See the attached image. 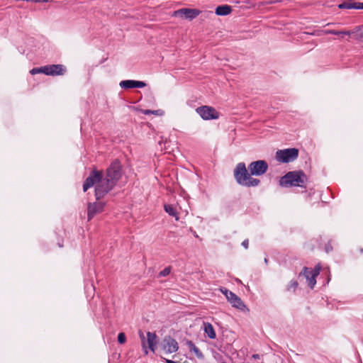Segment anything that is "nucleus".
<instances>
[{
  "label": "nucleus",
  "mask_w": 363,
  "mask_h": 363,
  "mask_svg": "<svg viewBox=\"0 0 363 363\" xmlns=\"http://www.w3.org/2000/svg\"><path fill=\"white\" fill-rule=\"evenodd\" d=\"M203 325L204 332L207 336L210 339H215L216 337V334L212 324L208 322H204Z\"/></svg>",
  "instance_id": "obj_16"
},
{
  "label": "nucleus",
  "mask_w": 363,
  "mask_h": 363,
  "mask_svg": "<svg viewBox=\"0 0 363 363\" xmlns=\"http://www.w3.org/2000/svg\"><path fill=\"white\" fill-rule=\"evenodd\" d=\"M340 9H363V2L347 0L338 5Z\"/></svg>",
  "instance_id": "obj_14"
},
{
  "label": "nucleus",
  "mask_w": 363,
  "mask_h": 363,
  "mask_svg": "<svg viewBox=\"0 0 363 363\" xmlns=\"http://www.w3.org/2000/svg\"><path fill=\"white\" fill-rule=\"evenodd\" d=\"M30 73L32 75L36 74H45V69L44 66L40 67H35L30 70Z\"/></svg>",
  "instance_id": "obj_23"
},
{
  "label": "nucleus",
  "mask_w": 363,
  "mask_h": 363,
  "mask_svg": "<svg viewBox=\"0 0 363 363\" xmlns=\"http://www.w3.org/2000/svg\"><path fill=\"white\" fill-rule=\"evenodd\" d=\"M196 111L203 120L218 119L220 116V113L215 108L209 106H201Z\"/></svg>",
  "instance_id": "obj_9"
},
{
  "label": "nucleus",
  "mask_w": 363,
  "mask_h": 363,
  "mask_svg": "<svg viewBox=\"0 0 363 363\" xmlns=\"http://www.w3.org/2000/svg\"><path fill=\"white\" fill-rule=\"evenodd\" d=\"M164 209L169 216L174 217L176 220H179V213L177 208L173 205L164 204Z\"/></svg>",
  "instance_id": "obj_20"
},
{
  "label": "nucleus",
  "mask_w": 363,
  "mask_h": 363,
  "mask_svg": "<svg viewBox=\"0 0 363 363\" xmlns=\"http://www.w3.org/2000/svg\"><path fill=\"white\" fill-rule=\"evenodd\" d=\"M96 184L95 196L96 200L104 198L116 186L107 178L103 177L102 172L94 169L91 172L89 177L86 179L83 184V191L85 192L89 188Z\"/></svg>",
  "instance_id": "obj_2"
},
{
  "label": "nucleus",
  "mask_w": 363,
  "mask_h": 363,
  "mask_svg": "<svg viewBox=\"0 0 363 363\" xmlns=\"http://www.w3.org/2000/svg\"><path fill=\"white\" fill-rule=\"evenodd\" d=\"M45 74L48 76L63 75L66 68L62 65H49L44 66Z\"/></svg>",
  "instance_id": "obj_13"
},
{
  "label": "nucleus",
  "mask_w": 363,
  "mask_h": 363,
  "mask_svg": "<svg viewBox=\"0 0 363 363\" xmlns=\"http://www.w3.org/2000/svg\"><path fill=\"white\" fill-rule=\"evenodd\" d=\"M308 182L306 174L302 170L291 171L281 177L279 179V185L283 187H306Z\"/></svg>",
  "instance_id": "obj_3"
},
{
  "label": "nucleus",
  "mask_w": 363,
  "mask_h": 363,
  "mask_svg": "<svg viewBox=\"0 0 363 363\" xmlns=\"http://www.w3.org/2000/svg\"><path fill=\"white\" fill-rule=\"evenodd\" d=\"M242 245L245 249H247L248 248V245H249V240H248V239H245V240H243V242H242Z\"/></svg>",
  "instance_id": "obj_26"
},
{
  "label": "nucleus",
  "mask_w": 363,
  "mask_h": 363,
  "mask_svg": "<svg viewBox=\"0 0 363 363\" xmlns=\"http://www.w3.org/2000/svg\"><path fill=\"white\" fill-rule=\"evenodd\" d=\"M252 357L255 359H259V354H254Z\"/></svg>",
  "instance_id": "obj_28"
},
{
  "label": "nucleus",
  "mask_w": 363,
  "mask_h": 363,
  "mask_svg": "<svg viewBox=\"0 0 363 363\" xmlns=\"http://www.w3.org/2000/svg\"><path fill=\"white\" fill-rule=\"evenodd\" d=\"M118 342L124 344L126 342V337L124 333H120L118 335Z\"/></svg>",
  "instance_id": "obj_25"
},
{
  "label": "nucleus",
  "mask_w": 363,
  "mask_h": 363,
  "mask_svg": "<svg viewBox=\"0 0 363 363\" xmlns=\"http://www.w3.org/2000/svg\"><path fill=\"white\" fill-rule=\"evenodd\" d=\"M186 345L190 350V352H193L195 355L199 358V359H203L204 356L203 354V353L201 352V350L194 345V343L191 341V340H188L186 342Z\"/></svg>",
  "instance_id": "obj_17"
},
{
  "label": "nucleus",
  "mask_w": 363,
  "mask_h": 363,
  "mask_svg": "<svg viewBox=\"0 0 363 363\" xmlns=\"http://www.w3.org/2000/svg\"><path fill=\"white\" fill-rule=\"evenodd\" d=\"M268 168V163L262 160L252 162L247 169L244 162H239L234 169L233 174L238 184L254 187L260 184V180L252 176H262L267 172Z\"/></svg>",
  "instance_id": "obj_1"
},
{
  "label": "nucleus",
  "mask_w": 363,
  "mask_h": 363,
  "mask_svg": "<svg viewBox=\"0 0 363 363\" xmlns=\"http://www.w3.org/2000/svg\"><path fill=\"white\" fill-rule=\"evenodd\" d=\"M201 11L196 9L183 8L174 12V16L184 17L186 19L192 20L200 14Z\"/></svg>",
  "instance_id": "obj_11"
},
{
  "label": "nucleus",
  "mask_w": 363,
  "mask_h": 363,
  "mask_svg": "<svg viewBox=\"0 0 363 363\" xmlns=\"http://www.w3.org/2000/svg\"><path fill=\"white\" fill-rule=\"evenodd\" d=\"M46 0H34L35 3H39V2H45Z\"/></svg>",
  "instance_id": "obj_30"
},
{
  "label": "nucleus",
  "mask_w": 363,
  "mask_h": 363,
  "mask_svg": "<svg viewBox=\"0 0 363 363\" xmlns=\"http://www.w3.org/2000/svg\"><path fill=\"white\" fill-rule=\"evenodd\" d=\"M146 84L141 81L123 80L120 82V86L123 89L143 88Z\"/></svg>",
  "instance_id": "obj_15"
},
{
  "label": "nucleus",
  "mask_w": 363,
  "mask_h": 363,
  "mask_svg": "<svg viewBox=\"0 0 363 363\" xmlns=\"http://www.w3.org/2000/svg\"><path fill=\"white\" fill-rule=\"evenodd\" d=\"M359 30H360V37L362 38H363V26L361 28H359Z\"/></svg>",
  "instance_id": "obj_29"
},
{
  "label": "nucleus",
  "mask_w": 363,
  "mask_h": 363,
  "mask_svg": "<svg viewBox=\"0 0 363 363\" xmlns=\"http://www.w3.org/2000/svg\"><path fill=\"white\" fill-rule=\"evenodd\" d=\"M220 291L225 296L226 298L230 303L233 307L236 308L240 311H245L247 309L244 302L235 294L225 288H220Z\"/></svg>",
  "instance_id": "obj_7"
},
{
  "label": "nucleus",
  "mask_w": 363,
  "mask_h": 363,
  "mask_svg": "<svg viewBox=\"0 0 363 363\" xmlns=\"http://www.w3.org/2000/svg\"><path fill=\"white\" fill-rule=\"evenodd\" d=\"M321 269L320 264H318L313 269L304 267L300 272L299 276H304L308 282V286L311 289H313L316 284V277L319 275Z\"/></svg>",
  "instance_id": "obj_6"
},
{
  "label": "nucleus",
  "mask_w": 363,
  "mask_h": 363,
  "mask_svg": "<svg viewBox=\"0 0 363 363\" xmlns=\"http://www.w3.org/2000/svg\"><path fill=\"white\" fill-rule=\"evenodd\" d=\"M171 272V267H165L163 270H162L159 273V277H166L169 275Z\"/></svg>",
  "instance_id": "obj_24"
},
{
  "label": "nucleus",
  "mask_w": 363,
  "mask_h": 363,
  "mask_svg": "<svg viewBox=\"0 0 363 363\" xmlns=\"http://www.w3.org/2000/svg\"><path fill=\"white\" fill-rule=\"evenodd\" d=\"M122 176V165L119 160H114L106 171V178L116 184Z\"/></svg>",
  "instance_id": "obj_4"
},
{
  "label": "nucleus",
  "mask_w": 363,
  "mask_h": 363,
  "mask_svg": "<svg viewBox=\"0 0 363 363\" xmlns=\"http://www.w3.org/2000/svg\"><path fill=\"white\" fill-rule=\"evenodd\" d=\"M142 113H144L145 115L154 114L156 116H162L164 113V111L160 109L155 110V111L145 109V110H142Z\"/></svg>",
  "instance_id": "obj_21"
},
{
  "label": "nucleus",
  "mask_w": 363,
  "mask_h": 363,
  "mask_svg": "<svg viewBox=\"0 0 363 363\" xmlns=\"http://www.w3.org/2000/svg\"><path fill=\"white\" fill-rule=\"evenodd\" d=\"M320 33L324 35H350L352 32L350 30H320Z\"/></svg>",
  "instance_id": "obj_19"
},
{
  "label": "nucleus",
  "mask_w": 363,
  "mask_h": 363,
  "mask_svg": "<svg viewBox=\"0 0 363 363\" xmlns=\"http://www.w3.org/2000/svg\"><path fill=\"white\" fill-rule=\"evenodd\" d=\"M162 349L167 353H174L176 352L178 349V343L177 342L170 336H166L162 342Z\"/></svg>",
  "instance_id": "obj_12"
},
{
  "label": "nucleus",
  "mask_w": 363,
  "mask_h": 363,
  "mask_svg": "<svg viewBox=\"0 0 363 363\" xmlns=\"http://www.w3.org/2000/svg\"><path fill=\"white\" fill-rule=\"evenodd\" d=\"M357 250L358 251V253L359 255H362L363 254V247H358L357 248Z\"/></svg>",
  "instance_id": "obj_27"
},
{
  "label": "nucleus",
  "mask_w": 363,
  "mask_h": 363,
  "mask_svg": "<svg viewBox=\"0 0 363 363\" xmlns=\"http://www.w3.org/2000/svg\"><path fill=\"white\" fill-rule=\"evenodd\" d=\"M232 11V8L228 5L218 6L216 9V14L218 16H226L230 14Z\"/></svg>",
  "instance_id": "obj_18"
},
{
  "label": "nucleus",
  "mask_w": 363,
  "mask_h": 363,
  "mask_svg": "<svg viewBox=\"0 0 363 363\" xmlns=\"http://www.w3.org/2000/svg\"><path fill=\"white\" fill-rule=\"evenodd\" d=\"M298 286V281L292 280L290 281V283L287 286V290L289 291H291L294 292L296 290Z\"/></svg>",
  "instance_id": "obj_22"
},
{
  "label": "nucleus",
  "mask_w": 363,
  "mask_h": 363,
  "mask_svg": "<svg viewBox=\"0 0 363 363\" xmlns=\"http://www.w3.org/2000/svg\"><path fill=\"white\" fill-rule=\"evenodd\" d=\"M139 335L141 339L142 347L144 350L145 354H148V351L147 350V346H146V342L147 343L148 347L150 348V350L154 352L155 350V346L157 344L156 334L155 333L147 332V341L145 340V335H144V333H143V331H141V330L139 331Z\"/></svg>",
  "instance_id": "obj_8"
},
{
  "label": "nucleus",
  "mask_w": 363,
  "mask_h": 363,
  "mask_svg": "<svg viewBox=\"0 0 363 363\" xmlns=\"http://www.w3.org/2000/svg\"><path fill=\"white\" fill-rule=\"evenodd\" d=\"M105 203L94 202L89 203L87 205V218L91 220L96 215L101 213L104 211Z\"/></svg>",
  "instance_id": "obj_10"
},
{
  "label": "nucleus",
  "mask_w": 363,
  "mask_h": 363,
  "mask_svg": "<svg viewBox=\"0 0 363 363\" xmlns=\"http://www.w3.org/2000/svg\"><path fill=\"white\" fill-rule=\"evenodd\" d=\"M298 150L295 147L279 150L276 152L275 158L277 162L289 163L298 158Z\"/></svg>",
  "instance_id": "obj_5"
}]
</instances>
